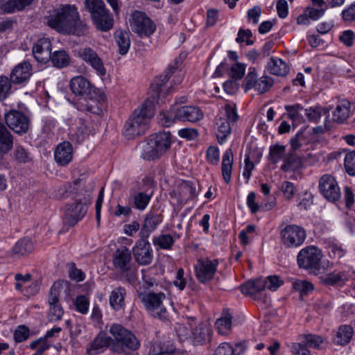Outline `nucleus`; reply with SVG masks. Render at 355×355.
<instances>
[{"label": "nucleus", "instance_id": "24", "mask_svg": "<svg viewBox=\"0 0 355 355\" xmlns=\"http://www.w3.org/2000/svg\"><path fill=\"white\" fill-rule=\"evenodd\" d=\"M160 223L161 220L158 215L147 214L139 233V238L148 239Z\"/></svg>", "mask_w": 355, "mask_h": 355}, {"label": "nucleus", "instance_id": "25", "mask_svg": "<svg viewBox=\"0 0 355 355\" xmlns=\"http://www.w3.org/2000/svg\"><path fill=\"white\" fill-rule=\"evenodd\" d=\"M175 347L170 341H154L150 343L148 355H173Z\"/></svg>", "mask_w": 355, "mask_h": 355}, {"label": "nucleus", "instance_id": "41", "mask_svg": "<svg viewBox=\"0 0 355 355\" xmlns=\"http://www.w3.org/2000/svg\"><path fill=\"white\" fill-rule=\"evenodd\" d=\"M53 67L62 69L67 67L70 62L69 53L64 50L55 51L51 54L50 60Z\"/></svg>", "mask_w": 355, "mask_h": 355}, {"label": "nucleus", "instance_id": "9", "mask_svg": "<svg viewBox=\"0 0 355 355\" xmlns=\"http://www.w3.org/2000/svg\"><path fill=\"white\" fill-rule=\"evenodd\" d=\"M279 235L281 243L286 248H296L304 243L306 232L302 226L289 224L281 228Z\"/></svg>", "mask_w": 355, "mask_h": 355}, {"label": "nucleus", "instance_id": "5", "mask_svg": "<svg viewBox=\"0 0 355 355\" xmlns=\"http://www.w3.org/2000/svg\"><path fill=\"white\" fill-rule=\"evenodd\" d=\"M323 257L322 250L317 246L311 245L302 248L297 255V265L310 275L320 272L321 260Z\"/></svg>", "mask_w": 355, "mask_h": 355}, {"label": "nucleus", "instance_id": "53", "mask_svg": "<svg viewBox=\"0 0 355 355\" xmlns=\"http://www.w3.org/2000/svg\"><path fill=\"white\" fill-rule=\"evenodd\" d=\"M322 338L315 334H305L302 336V343L309 348L319 349L322 343Z\"/></svg>", "mask_w": 355, "mask_h": 355}, {"label": "nucleus", "instance_id": "39", "mask_svg": "<svg viewBox=\"0 0 355 355\" xmlns=\"http://www.w3.org/2000/svg\"><path fill=\"white\" fill-rule=\"evenodd\" d=\"M33 1V0H8L1 5V9L5 13H13L16 10H24Z\"/></svg>", "mask_w": 355, "mask_h": 355}, {"label": "nucleus", "instance_id": "3", "mask_svg": "<svg viewBox=\"0 0 355 355\" xmlns=\"http://www.w3.org/2000/svg\"><path fill=\"white\" fill-rule=\"evenodd\" d=\"M173 137L170 132H158L150 135L141 143V157L154 161L162 157L171 148Z\"/></svg>", "mask_w": 355, "mask_h": 355}, {"label": "nucleus", "instance_id": "8", "mask_svg": "<svg viewBox=\"0 0 355 355\" xmlns=\"http://www.w3.org/2000/svg\"><path fill=\"white\" fill-rule=\"evenodd\" d=\"M139 297L151 316L162 320L167 319V311L163 305V300L166 297L164 293L151 291L141 293L139 294Z\"/></svg>", "mask_w": 355, "mask_h": 355}, {"label": "nucleus", "instance_id": "64", "mask_svg": "<svg viewBox=\"0 0 355 355\" xmlns=\"http://www.w3.org/2000/svg\"><path fill=\"white\" fill-rule=\"evenodd\" d=\"M206 155L210 164L216 165L219 162V150L217 147L209 146L207 150Z\"/></svg>", "mask_w": 355, "mask_h": 355}, {"label": "nucleus", "instance_id": "63", "mask_svg": "<svg viewBox=\"0 0 355 355\" xmlns=\"http://www.w3.org/2000/svg\"><path fill=\"white\" fill-rule=\"evenodd\" d=\"M178 135L181 138L192 141L198 137V131L195 128H182L178 130Z\"/></svg>", "mask_w": 355, "mask_h": 355}, {"label": "nucleus", "instance_id": "7", "mask_svg": "<svg viewBox=\"0 0 355 355\" xmlns=\"http://www.w3.org/2000/svg\"><path fill=\"white\" fill-rule=\"evenodd\" d=\"M109 331L116 343V345L112 346L114 351L123 352L126 349L136 350L140 346L139 341L136 336L121 324H112Z\"/></svg>", "mask_w": 355, "mask_h": 355}, {"label": "nucleus", "instance_id": "16", "mask_svg": "<svg viewBox=\"0 0 355 355\" xmlns=\"http://www.w3.org/2000/svg\"><path fill=\"white\" fill-rule=\"evenodd\" d=\"M52 44L49 38H39L33 46V54L35 60L40 63H46L51 59Z\"/></svg>", "mask_w": 355, "mask_h": 355}, {"label": "nucleus", "instance_id": "33", "mask_svg": "<svg viewBox=\"0 0 355 355\" xmlns=\"http://www.w3.org/2000/svg\"><path fill=\"white\" fill-rule=\"evenodd\" d=\"M158 123L162 126L170 127L178 121L176 105H172L168 110L162 111L157 116Z\"/></svg>", "mask_w": 355, "mask_h": 355}, {"label": "nucleus", "instance_id": "34", "mask_svg": "<svg viewBox=\"0 0 355 355\" xmlns=\"http://www.w3.org/2000/svg\"><path fill=\"white\" fill-rule=\"evenodd\" d=\"M115 42L119 47V53L124 55L127 54L130 46L129 33L121 29L114 32Z\"/></svg>", "mask_w": 355, "mask_h": 355}, {"label": "nucleus", "instance_id": "44", "mask_svg": "<svg viewBox=\"0 0 355 355\" xmlns=\"http://www.w3.org/2000/svg\"><path fill=\"white\" fill-rule=\"evenodd\" d=\"M15 161L19 164H26L32 161L31 153L21 145H16L12 154Z\"/></svg>", "mask_w": 355, "mask_h": 355}, {"label": "nucleus", "instance_id": "42", "mask_svg": "<svg viewBox=\"0 0 355 355\" xmlns=\"http://www.w3.org/2000/svg\"><path fill=\"white\" fill-rule=\"evenodd\" d=\"M292 290L298 292L300 298L303 299L314 290V286L307 280L295 279L292 282Z\"/></svg>", "mask_w": 355, "mask_h": 355}, {"label": "nucleus", "instance_id": "21", "mask_svg": "<svg viewBox=\"0 0 355 355\" xmlns=\"http://www.w3.org/2000/svg\"><path fill=\"white\" fill-rule=\"evenodd\" d=\"M132 259L131 253L129 249L123 247L121 249H117L113 257V265L115 268L119 269L125 272L130 270Z\"/></svg>", "mask_w": 355, "mask_h": 355}, {"label": "nucleus", "instance_id": "10", "mask_svg": "<svg viewBox=\"0 0 355 355\" xmlns=\"http://www.w3.org/2000/svg\"><path fill=\"white\" fill-rule=\"evenodd\" d=\"M130 24L132 31L141 37H148L156 30V25L150 18L144 12L139 10L132 13Z\"/></svg>", "mask_w": 355, "mask_h": 355}, {"label": "nucleus", "instance_id": "36", "mask_svg": "<svg viewBox=\"0 0 355 355\" xmlns=\"http://www.w3.org/2000/svg\"><path fill=\"white\" fill-rule=\"evenodd\" d=\"M233 164V153L231 148L227 149L223 155L222 175L225 183H230Z\"/></svg>", "mask_w": 355, "mask_h": 355}, {"label": "nucleus", "instance_id": "15", "mask_svg": "<svg viewBox=\"0 0 355 355\" xmlns=\"http://www.w3.org/2000/svg\"><path fill=\"white\" fill-rule=\"evenodd\" d=\"M137 262L142 266L149 265L153 259V252L148 239L139 238L132 248Z\"/></svg>", "mask_w": 355, "mask_h": 355}, {"label": "nucleus", "instance_id": "45", "mask_svg": "<svg viewBox=\"0 0 355 355\" xmlns=\"http://www.w3.org/2000/svg\"><path fill=\"white\" fill-rule=\"evenodd\" d=\"M286 146L276 144L270 147L268 159L272 164H277L285 155Z\"/></svg>", "mask_w": 355, "mask_h": 355}, {"label": "nucleus", "instance_id": "29", "mask_svg": "<svg viewBox=\"0 0 355 355\" xmlns=\"http://www.w3.org/2000/svg\"><path fill=\"white\" fill-rule=\"evenodd\" d=\"M302 157L296 153L289 152L284 159L281 169L284 171H295L302 167Z\"/></svg>", "mask_w": 355, "mask_h": 355}, {"label": "nucleus", "instance_id": "20", "mask_svg": "<svg viewBox=\"0 0 355 355\" xmlns=\"http://www.w3.org/2000/svg\"><path fill=\"white\" fill-rule=\"evenodd\" d=\"M54 158L56 163L60 166H67L73 158V146L69 141L60 143L54 153Z\"/></svg>", "mask_w": 355, "mask_h": 355}, {"label": "nucleus", "instance_id": "59", "mask_svg": "<svg viewBox=\"0 0 355 355\" xmlns=\"http://www.w3.org/2000/svg\"><path fill=\"white\" fill-rule=\"evenodd\" d=\"M225 110V119H227V121L234 123L237 121L239 119V115L236 111V104L233 103H227L224 106Z\"/></svg>", "mask_w": 355, "mask_h": 355}, {"label": "nucleus", "instance_id": "4", "mask_svg": "<svg viewBox=\"0 0 355 355\" xmlns=\"http://www.w3.org/2000/svg\"><path fill=\"white\" fill-rule=\"evenodd\" d=\"M78 12L74 5L61 4L49 11L45 17L46 24L58 33L66 34L71 28L73 21L77 19Z\"/></svg>", "mask_w": 355, "mask_h": 355}, {"label": "nucleus", "instance_id": "19", "mask_svg": "<svg viewBox=\"0 0 355 355\" xmlns=\"http://www.w3.org/2000/svg\"><path fill=\"white\" fill-rule=\"evenodd\" d=\"M32 75V66L26 61L16 65L12 70L10 77V81L15 84H21L26 82Z\"/></svg>", "mask_w": 355, "mask_h": 355}, {"label": "nucleus", "instance_id": "38", "mask_svg": "<svg viewBox=\"0 0 355 355\" xmlns=\"http://www.w3.org/2000/svg\"><path fill=\"white\" fill-rule=\"evenodd\" d=\"M33 243L28 237L19 240L12 248V254L17 256H25L33 251Z\"/></svg>", "mask_w": 355, "mask_h": 355}, {"label": "nucleus", "instance_id": "30", "mask_svg": "<svg viewBox=\"0 0 355 355\" xmlns=\"http://www.w3.org/2000/svg\"><path fill=\"white\" fill-rule=\"evenodd\" d=\"M126 290L125 288L119 286L114 288L110 295V304L114 311H120L125 306V296Z\"/></svg>", "mask_w": 355, "mask_h": 355}, {"label": "nucleus", "instance_id": "27", "mask_svg": "<svg viewBox=\"0 0 355 355\" xmlns=\"http://www.w3.org/2000/svg\"><path fill=\"white\" fill-rule=\"evenodd\" d=\"M111 338L103 334H98L87 348L89 355L98 354L103 352L109 345Z\"/></svg>", "mask_w": 355, "mask_h": 355}, {"label": "nucleus", "instance_id": "62", "mask_svg": "<svg viewBox=\"0 0 355 355\" xmlns=\"http://www.w3.org/2000/svg\"><path fill=\"white\" fill-rule=\"evenodd\" d=\"M245 71V65L240 62H236L231 67V77L234 80H240L243 77Z\"/></svg>", "mask_w": 355, "mask_h": 355}, {"label": "nucleus", "instance_id": "58", "mask_svg": "<svg viewBox=\"0 0 355 355\" xmlns=\"http://www.w3.org/2000/svg\"><path fill=\"white\" fill-rule=\"evenodd\" d=\"M74 305L78 312L86 314L89 306V299L84 295H78L74 301Z\"/></svg>", "mask_w": 355, "mask_h": 355}, {"label": "nucleus", "instance_id": "37", "mask_svg": "<svg viewBox=\"0 0 355 355\" xmlns=\"http://www.w3.org/2000/svg\"><path fill=\"white\" fill-rule=\"evenodd\" d=\"M232 315L229 309H224L222 315L216 322L218 333L221 335L229 334L232 328Z\"/></svg>", "mask_w": 355, "mask_h": 355}, {"label": "nucleus", "instance_id": "13", "mask_svg": "<svg viewBox=\"0 0 355 355\" xmlns=\"http://www.w3.org/2000/svg\"><path fill=\"white\" fill-rule=\"evenodd\" d=\"M4 119L7 125L17 134L21 135L28 131L30 120L22 112L10 110L5 113Z\"/></svg>", "mask_w": 355, "mask_h": 355}, {"label": "nucleus", "instance_id": "2", "mask_svg": "<svg viewBox=\"0 0 355 355\" xmlns=\"http://www.w3.org/2000/svg\"><path fill=\"white\" fill-rule=\"evenodd\" d=\"M69 86L72 93L80 97L74 103L78 110L96 115L103 113L105 96L85 77L78 76L72 78Z\"/></svg>", "mask_w": 355, "mask_h": 355}, {"label": "nucleus", "instance_id": "61", "mask_svg": "<svg viewBox=\"0 0 355 355\" xmlns=\"http://www.w3.org/2000/svg\"><path fill=\"white\" fill-rule=\"evenodd\" d=\"M280 189L284 198L287 200L293 198L296 192V188L294 184L288 181L283 182Z\"/></svg>", "mask_w": 355, "mask_h": 355}, {"label": "nucleus", "instance_id": "22", "mask_svg": "<svg viewBox=\"0 0 355 355\" xmlns=\"http://www.w3.org/2000/svg\"><path fill=\"white\" fill-rule=\"evenodd\" d=\"M141 190L131 195L130 200L133 208L142 211L148 207L154 192L153 190L149 191L145 189H141Z\"/></svg>", "mask_w": 355, "mask_h": 355}, {"label": "nucleus", "instance_id": "49", "mask_svg": "<svg viewBox=\"0 0 355 355\" xmlns=\"http://www.w3.org/2000/svg\"><path fill=\"white\" fill-rule=\"evenodd\" d=\"M88 26L85 22L80 20L79 16L71 24V28L66 34H73L78 36L84 35L87 33Z\"/></svg>", "mask_w": 355, "mask_h": 355}, {"label": "nucleus", "instance_id": "14", "mask_svg": "<svg viewBox=\"0 0 355 355\" xmlns=\"http://www.w3.org/2000/svg\"><path fill=\"white\" fill-rule=\"evenodd\" d=\"M77 56L87 64L92 67L101 76L106 74V69L104 67L102 59L98 53L91 47H85L78 49Z\"/></svg>", "mask_w": 355, "mask_h": 355}, {"label": "nucleus", "instance_id": "18", "mask_svg": "<svg viewBox=\"0 0 355 355\" xmlns=\"http://www.w3.org/2000/svg\"><path fill=\"white\" fill-rule=\"evenodd\" d=\"M266 288V282L263 278H257L246 282L241 286V292L254 299H261V292Z\"/></svg>", "mask_w": 355, "mask_h": 355}, {"label": "nucleus", "instance_id": "32", "mask_svg": "<svg viewBox=\"0 0 355 355\" xmlns=\"http://www.w3.org/2000/svg\"><path fill=\"white\" fill-rule=\"evenodd\" d=\"M318 188L324 198L329 202H333V176L331 175H323L319 180Z\"/></svg>", "mask_w": 355, "mask_h": 355}, {"label": "nucleus", "instance_id": "26", "mask_svg": "<svg viewBox=\"0 0 355 355\" xmlns=\"http://www.w3.org/2000/svg\"><path fill=\"white\" fill-rule=\"evenodd\" d=\"M267 69L270 73L277 76H285L289 72L288 65L277 57L270 58L267 64Z\"/></svg>", "mask_w": 355, "mask_h": 355}, {"label": "nucleus", "instance_id": "12", "mask_svg": "<svg viewBox=\"0 0 355 355\" xmlns=\"http://www.w3.org/2000/svg\"><path fill=\"white\" fill-rule=\"evenodd\" d=\"M218 264V260L216 259H199L195 266V272L198 280L204 284L211 282L216 273Z\"/></svg>", "mask_w": 355, "mask_h": 355}, {"label": "nucleus", "instance_id": "28", "mask_svg": "<svg viewBox=\"0 0 355 355\" xmlns=\"http://www.w3.org/2000/svg\"><path fill=\"white\" fill-rule=\"evenodd\" d=\"M350 116V103L347 99H338L334 110V122L343 123Z\"/></svg>", "mask_w": 355, "mask_h": 355}, {"label": "nucleus", "instance_id": "23", "mask_svg": "<svg viewBox=\"0 0 355 355\" xmlns=\"http://www.w3.org/2000/svg\"><path fill=\"white\" fill-rule=\"evenodd\" d=\"M189 324L191 329L190 340L195 345H202L210 339V329L206 324L200 322L195 328L191 323Z\"/></svg>", "mask_w": 355, "mask_h": 355}, {"label": "nucleus", "instance_id": "50", "mask_svg": "<svg viewBox=\"0 0 355 355\" xmlns=\"http://www.w3.org/2000/svg\"><path fill=\"white\" fill-rule=\"evenodd\" d=\"M12 84L10 78L0 76V101H4L11 93Z\"/></svg>", "mask_w": 355, "mask_h": 355}, {"label": "nucleus", "instance_id": "52", "mask_svg": "<svg viewBox=\"0 0 355 355\" xmlns=\"http://www.w3.org/2000/svg\"><path fill=\"white\" fill-rule=\"evenodd\" d=\"M248 70L243 84V87L245 92L252 88L254 89L258 80L256 69L254 67H250Z\"/></svg>", "mask_w": 355, "mask_h": 355}, {"label": "nucleus", "instance_id": "51", "mask_svg": "<svg viewBox=\"0 0 355 355\" xmlns=\"http://www.w3.org/2000/svg\"><path fill=\"white\" fill-rule=\"evenodd\" d=\"M272 85L273 79L270 76H263L258 79L254 89L262 94L268 92Z\"/></svg>", "mask_w": 355, "mask_h": 355}, {"label": "nucleus", "instance_id": "1", "mask_svg": "<svg viewBox=\"0 0 355 355\" xmlns=\"http://www.w3.org/2000/svg\"><path fill=\"white\" fill-rule=\"evenodd\" d=\"M186 57L184 53H181L175 58L174 62L168 65L163 74L154 78L150 87V96L135 110L125 123L123 135L128 139H132L144 134L148 122L154 116V105L159 103L162 86L182 65Z\"/></svg>", "mask_w": 355, "mask_h": 355}, {"label": "nucleus", "instance_id": "47", "mask_svg": "<svg viewBox=\"0 0 355 355\" xmlns=\"http://www.w3.org/2000/svg\"><path fill=\"white\" fill-rule=\"evenodd\" d=\"M355 272L349 268H347L343 272L334 274V286H342L347 282H350Z\"/></svg>", "mask_w": 355, "mask_h": 355}, {"label": "nucleus", "instance_id": "60", "mask_svg": "<svg viewBox=\"0 0 355 355\" xmlns=\"http://www.w3.org/2000/svg\"><path fill=\"white\" fill-rule=\"evenodd\" d=\"M264 280L266 282V288L272 291L277 290L284 284V281L278 275H270Z\"/></svg>", "mask_w": 355, "mask_h": 355}, {"label": "nucleus", "instance_id": "56", "mask_svg": "<svg viewBox=\"0 0 355 355\" xmlns=\"http://www.w3.org/2000/svg\"><path fill=\"white\" fill-rule=\"evenodd\" d=\"M305 130L299 131L293 137L290 139L291 150L290 152L296 153V150L306 144Z\"/></svg>", "mask_w": 355, "mask_h": 355}, {"label": "nucleus", "instance_id": "46", "mask_svg": "<svg viewBox=\"0 0 355 355\" xmlns=\"http://www.w3.org/2000/svg\"><path fill=\"white\" fill-rule=\"evenodd\" d=\"M153 242L155 245H157L163 250H170L174 244L175 240L170 234H161L158 236H154Z\"/></svg>", "mask_w": 355, "mask_h": 355}, {"label": "nucleus", "instance_id": "31", "mask_svg": "<svg viewBox=\"0 0 355 355\" xmlns=\"http://www.w3.org/2000/svg\"><path fill=\"white\" fill-rule=\"evenodd\" d=\"M178 190L182 200H184L185 202L194 199L198 196L196 183L191 181H183L179 185Z\"/></svg>", "mask_w": 355, "mask_h": 355}, {"label": "nucleus", "instance_id": "48", "mask_svg": "<svg viewBox=\"0 0 355 355\" xmlns=\"http://www.w3.org/2000/svg\"><path fill=\"white\" fill-rule=\"evenodd\" d=\"M68 275L70 279L76 282H83L85 279V274L82 270L78 268L74 262L67 264Z\"/></svg>", "mask_w": 355, "mask_h": 355}, {"label": "nucleus", "instance_id": "40", "mask_svg": "<svg viewBox=\"0 0 355 355\" xmlns=\"http://www.w3.org/2000/svg\"><path fill=\"white\" fill-rule=\"evenodd\" d=\"M256 194L254 192H250L247 197V205L249 207L250 211L252 214L257 213L260 209L263 211H268L272 209L275 205L276 201L275 199L272 200L271 202L265 203L261 205H259L256 202Z\"/></svg>", "mask_w": 355, "mask_h": 355}, {"label": "nucleus", "instance_id": "43", "mask_svg": "<svg viewBox=\"0 0 355 355\" xmlns=\"http://www.w3.org/2000/svg\"><path fill=\"white\" fill-rule=\"evenodd\" d=\"M353 329L350 325L340 326L336 333V343L340 345H345L349 343L353 336Z\"/></svg>", "mask_w": 355, "mask_h": 355}, {"label": "nucleus", "instance_id": "57", "mask_svg": "<svg viewBox=\"0 0 355 355\" xmlns=\"http://www.w3.org/2000/svg\"><path fill=\"white\" fill-rule=\"evenodd\" d=\"M29 336L30 329L24 324L17 326L13 334L14 340L16 343H22L27 340Z\"/></svg>", "mask_w": 355, "mask_h": 355}, {"label": "nucleus", "instance_id": "6", "mask_svg": "<svg viewBox=\"0 0 355 355\" xmlns=\"http://www.w3.org/2000/svg\"><path fill=\"white\" fill-rule=\"evenodd\" d=\"M85 7L98 30L107 31L113 26L114 20L103 0H85Z\"/></svg>", "mask_w": 355, "mask_h": 355}, {"label": "nucleus", "instance_id": "11", "mask_svg": "<svg viewBox=\"0 0 355 355\" xmlns=\"http://www.w3.org/2000/svg\"><path fill=\"white\" fill-rule=\"evenodd\" d=\"M91 203V198H89L84 202L82 200L67 204L65 207L63 222L65 225L73 227L80 221L86 215L88 206Z\"/></svg>", "mask_w": 355, "mask_h": 355}, {"label": "nucleus", "instance_id": "17", "mask_svg": "<svg viewBox=\"0 0 355 355\" xmlns=\"http://www.w3.org/2000/svg\"><path fill=\"white\" fill-rule=\"evenodd\" d=\"M178 121L196 123L203 118L202 111L197 106L176 105Z\"/></svg>", "mask_w": 355, "mask_h": 355}, {"label": "nucleus", "instance_id": "54", "mask_svg": "<svg viewBox=\"0 0 355 355\" xmlns=\"http://www.w3.org/2000/svg\"><path fill=\"white\" fill-rule=\"evenodd\" d=\"M346 173L350 176H355V150L346 153L344 159Z\"/></svg>", "mask_w": 355, "mask_h": 355}, {"label": "nucleus", "instance_id": "35", "mask_svg": "<svg viewBox=\"0 0 355 355\" xmlns=\"http://www.w3.org/2000/svg\"><path fill=\"white\" fill-rule=\"evenodd\" d=\"M231 123L230 121L223 116H220L216 119V125L218 128L216 137L220 144L226 141L227 136L231 133Z\"/></svg>", "mask_w": 355, "mask_h": 355}, {"label": "nucleus", "instance_id": "55", "mask_svg": "<svg viewBox=\"0 0 355 355\" xmlns=\"http://www.w3.org/2000/svg\"><path fill=\"white\" fill-rule=\"evenodd\" d=\"M80 182V179H76L72 182H67L60 187L59 193L62 198H67L70 194L76 193L78 191L77 186Z\"/></svg>", "mask_w": 355, "mask_h": 355}]
</instances>
